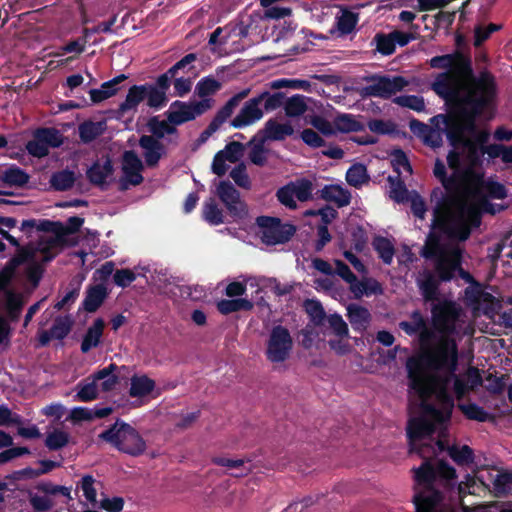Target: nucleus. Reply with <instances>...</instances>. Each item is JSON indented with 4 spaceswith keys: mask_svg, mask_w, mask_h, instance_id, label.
I'll return each instance as SVG.
<instances>
[{
    "mask_svg": "<svg viewBox=\"0 0 512 512\" xmlns=\"http://www.w3.org/2000/svg\"><path fill=\"white\" fill-rule=\"evenodd\" d=\"M259 133L263 134L261 139L265 142L267 140L282 141L286 137L293 135L294 129L290 123L281 124L275 119H269Z\"/></svg>",
    "mask_w": 512,
    "mask_h": 512,
    "instance_id": "nucleus-24",
    "label": "nucleus"
},
{
    "mask_svg": "<svg viewBox=\"0 0 512 512\" xmlns=\"http://www.w3.org/2000/svg\"><path fill=\"white\" fill-rule=\"evenodd\" d=\"M35 137L43 142L48 149L58 148L63 144V135L55 128H38L35 132Z\"/></svg>",
    "mask_w": 512,
    "mask_h": 512,
    "instance_id": "nucleus-45",
    "label": "nucleus"
},
{
    "mask_svg": "<svg viewBox=\"0 0 512 512\" xmlns=\"http://www.w3.org/2000/svg\"><path fill=\"white\" fill-rule=\"evenodd\" d=\"M253 306L252 301L245 298L222 299L217 303V309L223 315L238 311H250Z\"/></svg>",
    "mask_w": 512,
    "mask_h": 512,
    "instance_id": "nucleus-30",
    "label": "nucleus"
},
{
    "mask_svg": "<svg viewBox=\"0 0 512 512\" xmlns=\"http://www.w3.org/2000/svg\"><path fill=\"white\" fill-rule=\"evenodd\" d=\"M411 321H402L399 327L407 335L412 336L418 333L424 327L426 320L419 310H414L410 315Z\"/></svg>",
    "mask_w": 512,
    "mask_h": 512,
    "instance_id": "nucleus-53",
    "label": "nucleus"
},
{
    "mask_svg": "<svg viewBox=\"0 0 512 512\" xmlns=\"http://www.w3.org/2000/svg\"><path fill=\"white\" fill-rule=\"evenodd\" d=\"M107 296L108 290L104 284L90 286L82 303L83 309L88 313L96 312Z\"/></svg>",
    "mask_w": 512,
    "mask_h": 512,
    "instance_id": "nucleus-25",
    "label": "nucleus"
},
{
    "mask_svg": "<svg viewBox=\"0 0 512 512\" xmlns=\"http://www.w3.org/2000/svg\"><path fill=\"white\" fill-rule=\"evenodd\" d=\"M202 218L210 225L217 226L225 223L223 210L218 206L215 199L210 197L202 206Z\"/></svg>",
    "mask_w": 512,
    "mask_h": 512,
    "instance_id": "nucleus-29",
    "label": "nucleus"
},
{
    "mask_svg": "<svg viewBox=\"0 0 512 512\" xmlns=\"http://www.w3.org/2000/svg\"><path fill=\"white\" fill-rule=\"evenodd\" d=\"M171 86V81L167 75L161 74L157 77L155 83H148L150 90L149 107L155 110L161 109L168 102L167 91Z\"/></svg>",
    "mask_w": 512,
    "mask_h": 512,
    "instance_id": "nucleus-20",
    "label": "nucleus"
},
{
    "mask_svg": "<svg viewBox=\"0 0 512 512\" xmlns=\"http://www.w3.org/2000/svg\"><path fill=\"white\" fill-rule=\"evenodd\" d=\"M24 301L22 295L14 291L6 292L5 309L10 321L17 322L20 318Z\"/></svg>",
    "mask_w": 512,
    "mask_h": 512,
    "instance_id": "nucleus-35",
    "label": "nucleus"
},
{
    "mask_svg": "<svg viewBox=\"0 0 512 512\" xmlns=\"http://www.w3.org/2000/svg\"><path fill=\"white\" fill-rule=\"evenodd\" d=\"M213 103V99H202L193 102L176 100L171 103L165 114L169 123L178 126L203 115L212 108Z\"/></svg>",
    "mask_w": 512,
    "mask_h": 512,
    "instance_id": "nucleus-12",
    "label": "nucleus"
},
{
    "mask_svg": "<svg viewBox=\"0 0 512 512\" xmlns=\"http://www.w3.org/2000/svg\"><path fill=\"white\" fill-rule=\"evenodd\" d=\"M293 350V338L290 331L282 326H274L266 341L265 356L271 363H282L289 359Z\"/></svg>",
    "mask_w": 512,
    "mask_h": 512,
    "instance_id": "nucleus-11",
    "label": "nucleus"
},
{
    "mask_svg": "<svg viewBox=\"0 0 512 512\" xmlns=\"http://www.w3.org/2000/svg\"><path fill=\"white\" fill-rule=\"evenodd\" d=\"M230 177L240 188L249 190L251 188V180L247 174L246 165L240 163L236 165L230 172Z\"/></svg>",
    "mask_w": 512,
    "mask_h": 512,
    "instance_id": "nucleus-64",
    "label": "nucleus"
},
{
    "mask_svg": "<svg viewBox=\"0 0 512 512\" xmlns=\"http://www.w3.org/2000/svg\"><path fill=\"white\" fill-rule=\"evenodd\" d=\"M256 224L260 229L261 241L268 246L284 244L296 233V227L293 224L283 223L277 217L258 216Z\"/></svg>",
    "mask_w": 512,
    "mask_h": 512,
    "instance_id": "nucleus-10",
    "label": "nucleus"
},
{
    "mask_svg": "<svg viewBox=\"0 0 512 512\" xmlns=\"http://www.w3.org/2000/svg\"><path fill=\"white\" fill-rule=\"evenodd\" d=\"M261 97L255 96L246 101L239 113L231 121V126L241 129L250 126L263 118L264 111L262 109Z\"/></svg>",
    "mask_w": 512,
    "mask_h": 512,
    "instance_id": "nucleus-16",
    "label": "nucleus"
},
{
    "mask_svg": "<svg viewBox=\"0 0 512 512\" xmlns=\"http://www.w3.org/2000/svg\"><path fill=\"white\" fill-rule=\"evenodd\" d=\"M113 173L114 167L112 160L107 156L103 163H100L99 160L95 161L87 170L86 175L91 184L104 189L107 185L106 179L112 176Z\"/></svg>",
    "mask_w": 512,
    "mask_h": 512,
    "instance_id": "nucleus-21",
    "label": "nucleus"
},
{
    "mask_svg": "<svg viewBox=\"0 0 512 512\" xmlns=\"http://www.w3.org/2000/svg\"><path fill=\"white\" fill-rule=\"evenodd\" d=\"M75 179L73 171L64 169L52 174L50 184L56 191H67L73 187Z\"/></svg>",
    "mask_w": 512,
    "mask_h": 512,
    "instance_id": "nucleus-37",
    "label": "nucleus"
},
{
    "mask_svg": "<svg viewBox=\"0 0 512 512\" xmlns=\"http://www.w3.org/2000/svg\"><path fill=\"white\" fill-rule=\"evenodd\" d=\"M462 147L466 149V161L471 169H478L483 166V156H484V149L483 147H480L479 145H475L473 142H471V139L468 138L463 143H461Z\"/></svg>",
    "mask_w": 512,
    "mask_h": 512,
    "instance_id": "nucleus-34",
    "label": "nucleus"
},
{
    "mask_svg": "<svg viewBox=\"0 0 512 512\" xmlns=\"http://www.w3.org/2000/svg\"><path fill=\"white\" fill-rule=\"evenodd\" d=\"M450 421V413H442L440 409L425 401L421 404V413L419 416L411 417L407 422L406 432L409 442L410 452L417 453L424 462L418 467L420 468L425 462H429L433 467H437L444 460H438L433 464L427 456L435 454L434 446L431 444H419L424 439H430L437 429L440 435L444 436L447 428L446 425Z\"/></svg>",
    "mask_w": 512,
    "mask_h": 512,
    "instance_id": "nucleus-5",
    "label": "nucleus"
},
{
    "mask_svg": "<svg viewBox=\"0 0 512 512\" xmlns=\"http://www.w3.org/2000/svg\"><path fill=\"white\" fill-rule=\"evenodd\" d=\"M390 183V197L397 203H404L409 200V191L400 176H388Z\"/></svg>",
    "mask_w": 512,
    "mask_h": 512,
    "instance_id": "nucleus-52",
    "label": "nucleus"
},
{
    "mask_svg": "<svg viewBox=\"0 0 512 512\" xmlns=\"http://www.w3.org/2000/svg\"><path fill=\"white\" fill-rule=\"evenodd\" d=\"M55 224L56 225L52 227V233L61 238H65L66 235H72L79 232L80 228L84 224V218L72 216L67 219L65 225L59 221H55Z\"/></svg>",
    "mask_w": 512,
    "mask_h": 512,
    "instance_id": "nucleus-38",
    "label": "nucleus"
},
{
    "mask_svg": "<svg viewBox=\"0 0 512 512\" xmlns=\"http://www.w3.org/2000/svg\"><path fill=\"white\" fill-rule=\"evenodd\" d=\"M284 110L288 117H298L303 115L307 110L306 97L296 94L285 99Z\"/></svg>",
    "mask_w": 512,
    "mask_h": 512,
    "instance_id": "nucleus-46",
    "label": "nucleus"
},
{
    "mask_svg": "<svg viewBox=\"0 0 512 512\" xmlns=\"http://www.w3.org/2000/svg\"><path fill=\"white\" fill-rule=\"evenodd\" d=\"M458 409L469 420L478 422H486L490 419V414L481 406L476 403H460Z\"/></svg>",
    "mask_w": 512,
    "mask_h": 512,
    "instance_id": "nucleus-51",
    "label": "nucleus"
},
{
    "mask_svg": "<svg viewBox=\"0 0 512 512\" xmlns=\"http://www.w3.org/2000/svg\"><path fill=\"white\" fill-rule=\"evenodd\" d=\"M480 189L485 193V196L482 198L503 200L508 196V190L505 185L492 179H482Z\"/></svg>",
    "mask_w": 512,
    "mask_h": 512,
    "instance_id": "nucleus-41",
    "label": "nucleus"
},
{
    "mask_svg": "<svg viewBox=\"0 0 512 512\" xmlns=\"http://www.w3.org/2000/svg\"><path fill=\"white\" fill-rule=\"evenodd\" d=\"M433 208V227L438 228L449 239L467 240L473 228L482 223L483 211L479 204H462L456 215L452 214L454 206L452 198L444 194L440 187L431 192Z\"/></svg>",
    "mask_w": 512,
    "mask_h": 512,
    "instance_id": "nucleus-3",
    "label": "nucleus"
},
{
    "mask_svg": "<svg viewBox=\"0 0 512 512\" xmlns=\"http://www.w3.org/2000/svg\"><path fill=\"white\" fill-rule=\"evenodd\" d=\"M366 80L372 83L359 90V95L362 98L378 97L390 99L409 85V81L400 75L392 77L389 75H371Z\"/></svg>",
    "mask_w": 512,
    "mask_h": 512,
    "instance_id": "nucleus-9",
    "label": "nucleus"
},
{
    "mask_svg": "<svg viewBox=\"0 0 512 512\" xmlns=\"http://www.w3.org/2000/svg\"><path fill=\"white\" fill-rule=\"evenodd\" d=\"M432 302L431 319L435 330L443 333L453 332L461 311L458 304L452 300L439 298Z\"/></svg>",
    "mask_w": 512,
    "mask_h": 512,
    "instance_id": "nucleus-13",
    "label": "nucleus"
},
{
    "mask_svg": "<svg viewBox=\"0 0 512 512\" xmlns=\"http://www.w3.org/2000/svg\"><path fill=\"white\" fill-rule=\"evenodd\" d=\"M155 388V381L146 375L134 376L131 379L129 395L131 397H144L149 395Z\"/></svg>",
    "mask_w": 512,
    "mask_h": 512,
    "instance_id": "nucleus-31",
    "label": "nucleus"
},
{
    "mask_svg": "<svg viewBox=\"0 0 512 512\" xmlns=\"http://www.w3.org/2000/svg\"><path fill=\"white\" fill-rule=\"evenodd\" d=\"M80 140L88 144L94 141L104 132L102 122L85 121L79 125L78 128Z\"/></svg>",
    "mask_w": 512,
    "mask_h": 512,
    "instance_id": "nucleus-42",
    "label": "nucleus"
},
{
    "mask_svg": "<svg viewBox=\"0 0 512 512\" xmlns=\"http://www.w3.org/2000/svg\"><path fill=\"white\" fill-rule=\"evenodd\" d=\"M417 491L413 496L416 512H443L441 504L445 498L443 489L453 488L456 484V470L444 462L433 467L425 462L420 468H414Z\"/></svg>",
    "mask_w": 512,
    "mask_h": 512,
    "instance_id": "nucleus-4",
    "label": "nucleus"
},
{
    "mask_svg": "<svg viewBox=\"0 0 512 512\" xmlns=\"http://www.w3.org/2000/svg\"><path fill=\"white\" fill-rule=\"evenodd\" d=\"M351 192L338 184H328L316 192V198L334 203L338 208L348 206L351 202Z\"/></svg>",
    "mask_w": 512,
    "mask_h": 512,
    "instance_id": "nucleus-19",
    "label": "nucleus"
},
{
    "mask_svg": "<svg viewBox=\"0 0 512 512\" xmlns=\"http://www.w3.org/2000/svg\"><path fill=\"white\" fill-rule=\"evenodd\" d=\"M372 246L383 263L387 265L392 263L393 256L395 254V248L388 238L383 236H376L373 239Z\"/></svg>",
    "mask_w": 512,
    "mask_h": 512,
    "instance_id": "nucleus-36",
    "label": "nucleus"
},
{
    "mask_svg": "<svg viewBox=\"0 0 512 512\" xmlns=\"http://www.w3.org/2000/svg\"><path fill=\"white\" fill-rule=\"evenodd\" d=\"M276 197L280 204L288 209L295 210L297 203L294 198L293 184L287 183L276 191Z\"/></svg>",
    "mask_w": 512,
    "mask_h": 512,
    "instance_id": "nucleus-61",
    "label": "nucleus"
},
{
    "mask_svg": "<svg viewBox=\"0 0 512 512\" xmlns=\"http://www.w3.org/2000/svg\"><path fill=\"white\" fill-rule=\"evenodd\" d=\"M465 181V175L461 170H454L450 176H446L441 182L445 191L444 194L449 195L453 204H455L456 195L461 191Z\"/></svg>",
    "mask_w": 512,
    "mask_h": 512,
    "instance_id": "nucleus-33",
    "label": "nucleus"
},
{
    "mask_svg": "<svg viewBox=\"0 0 512 512\" xmlns=\"http://www.w3.org/2000/svg\"><path fill=\"white\" fill-rule=\"evenodd\" d=\"M149 95L150 90L148 83L141 85H133L129 88L125 100L119 105L118 112L124 115L128 112H136L137 107L144 100H147L146 104L149 107Z\"/></svg>",
    "mask_w": 512,
    "mask_h": 512,
    "instance_id": "nucleus-18",
    "label": "nucleus"
},
{
    "mask_svg": "<svg viewBox=\"0 0 512 512\" xmlns=\"http://www.w3.org/2000/svg\"><path fill=\"white\" fill-rule=\"evenodd\" d=\"M105 322L102 318L94 320L93 324L87 329L81 342V352L88 353L92 348L97 347L103 335Z\"/></svg>",
    "mask_w": 512,
    "mask_h": 512,
    "instance_id": "nucleus-26",
    "label": "nucleus"
},
{
    "mask_svg": "<svg viewBox=\"0 0 512 512\" xmlns=\"http://www.w3.org/2000/svg\"><path fill=\"white\" fill-rule=\"evenodd\" d=\"M347 318L352 328L361 332L367 328L371 315L367 308L357 304H350L347 307Z\"/></svg>",
    "mask_w": 512,
    "mask_h": 512,
    "instance_id": "nucleus-27",
    "label": "nucleus"
},
{
    "mask_svg": "<svg viewBox=\"0 0 512 512\" xmlns=\"http://www.w3.org/2000/svg\"><path fill=\"white\" fill-rule=\"evenodd\" d=\"M148 130L151 132V136L154 138L160 139L164 138V136L172 135L177 133V128L175 125L168 122L166 120H160L158 116L151 117L147 122Z\"/></svg>",
    "mask_w": 512,
    "mask_h": 512,
    "instance_id": "nucleus-32",
    "label": "nucleus"
},
{
    "mask_svg": "<svg viewBox=\"0 0 512 512\" xmlns=\"http://www.w3.org/2000/svg\"><path fill=\"white\" fill-rule=\"evenodd\" d=\"M258 97H261L260 99L263 109L267 112L274 111L280 107H284L286 96L283 92H274L271 93L267 90L262 91L258 94Z\"/></svg>",
    "mask_w": 512,
    "mask_h": 512,
    "instance_id": "nucleus-50",
    "label": "nucleus"
},
{
    "mask_svg": "<svg viewBox=\"0 0 512 512\" xmlns=\"http://www.w3.org/2000/svg\"><path fill=\"white\" fill-rule=\"evenodd\" d=\"M139 146L143 149V157L149 168L156 167L166 154L164 144L153 136L142 135L139 138Z\"/></svg>",
    "mask_w": 512,
    "mask_h": 512,
    "instance_id": "nucleus-17",
    "label": "nucleus"
},
{
    "mask_svg": "<svg viewBox=\"0 0 512 512\" xmlns=\"http://www.w3.org/2000/svg\"><path fill=\"white\" fill-rule=\"evenodd\" d=\"M54 225H56L55 221L49 219H26L22 221L20 230L25 233L27 237H31L34 230L52 233V227Z\"/></svg>",
    "mask_w": 512,
    "mask_h": 512,
    "instance_id": "nucleus-47",
    "label": "nucleus"
},
{
    "mask_svg": "<svg viewBox=\"0 0 512 512\" xmlns=\"http://www.w3.org/2000/svg\"><path fill=\"white\" fill-rule=\"evenodd\" d=\"M334 129L335 133L358 132L363 129V125L351 114H340L334 119Z\"/></svg>",
    "mask_w": 512,
    "mask_h": 512,
    "instance_id": "nucleus-44",
    "label": "nucleus"
},
{
    "mask_svg": "<svg viewBox=\"0 0 512 512\" xmlns=\"http://www.w3.org/2000/svg\"><path fill=\"white\" fill-rule=\"evenodd\" d=\"M458 368V347L454 339L442 337L432 347L410 356L406 361L409 389L425 400L432 394L430 373Z\"/></svg>",
    "mask_w": 512,
    "mask_h": 512,
    "instance_id": "nucleus-2",
    "label": "nucleus"
},
{
    "mask_svg": "<svg viewBox=\"0 0 512 512\" xmlns=\"http://www.w3.org/2000/svg\"><path fill=\"white\" fill-rule=\"evenodd\" d=\"M444 234L438 228L433 227V221L431 222V229L428 233L425 241V245L421 251V256L425 259H432L440 256L444 252H447L449 248H446L442 243L441 235Z\"/></svg>",
    "mask_w": 512,
    "mask_h": 512,
    "instance_id": "nucleus-23",
    "label": "nucleus"
},
{
    "mask_svg": "<svg viewBox=\"0 0 512 512\" xmlns=\"http://www.w3.org/2000/svg\"><path fill=\"white\" fill-rule=\"evenodd\" d=\"M144 165L134 150L122 154V171H143Z\"/></svg>",
    "mask_w": 512,
    "mask_h": 512,
    "instance_id": "nucleus-63",
    "label": "nucleus"
},
{
    "mask_svg": "<svg viewBox=\"0 0 512 512\" xmlns=\"http://www.w3.org/2000/svg\"><path fill=\"white\" fill-rule=\"evenodd\" d=\"M358 16L357 14L345 10L340 17L337 18V29L342 34H349L357 25Z\"/></svg>",
    "mask_w": 512,
    "mask_h": 512,
    "instance_id": "nucleus-62",
    "label": "nucleus"
},
{
    "mask_svg": "<svg viewBox=\"0 0 512 512\" xmlns=\"http://www.w3.org/2000/svg\"><path fill=\"white\" fill-rule=\"evenodd\" d=\"M251 89L246 88L233 95L215 114L208 126L201 132L198 138L200 144L205 143L220 127L231 117L234 109L242 100L248 97Z\"/></svg>",
    "mask_w": 512,
    "mask_h": 512,
    "instance_id": "nucleus-15",
    "label": "nucleus"
},
{
    "mask_svg": "<svg viewBox=\"0 0 512 512\" xmlns=\"http://www.w3.org/2000/svg\"><path fill=\"white\" fill-rule=\"evenodd\" d=\"M69 443V434L63 430L55 429L45 439V446L51 451H57Z\"/></svg>",
    "mask_w": 512,
    "mask_h": 512,
    "instance_id": "nucleus-55",
    "label": "nucleus"
},
{
    "mask_svg": "<svg viewBox=\"0 0 512 512\" xmlns=\"http://www.w3.org/2000/svg\"><path fill=\"white\" fill-rule=\"evenodd\" d=\"M99 438L131 456L142 455L146 450V442L139 432L120 419L101 432Z\"/></svg>",
    "mask_w": 512,
    "mask_h": 512,
    "instance_id": "nucleus-8",
    "label": "nucleus"
},
{
    "mask_svg": "<svg viewBox=\"0 0 512 512\" xmlns=\"http://www.w3.org/2000/svg\"><path fill=\"white\" fill-rule=\"evenodd\" d=\"M222 87L221 82L212 76L203 77L195 87V94L202 99H210L209 96L217 93Z\"/></svg>",
    "mask_w": 512,
    "mask_h": 512,
    "instance_id": "nucleus-43",
    "label": "nucleus"
},
{
    "mask_svg": "<svg viewBox=\"0 0 512 512\" xmlns=\"http://www.w3.org/2000/svg\"><path fill=\"white\" fill-rule=\"evenodd\" d=\"M429 65L434 69H447V72L452 75L454 85L455 76L465 80L464 92L477 90L479 87L498 86L495 76L488 69H483L478 75H475L471 59L459 50L450 54L434 56L429 60Z\"/></svg>",
    "mask_w": 512,
    "mask_h": 512,
    "instance_id": "nucleus-7",
    "label": "nucleus"
},
{
    "mask_svg": "<svg viewBox=\"0 0 512 512\" xmlns=\"http://www.w3.org/2000/svg\"><path fill=\"white\" fill-rule=\"evenodd\" d=\"M435 445L441 452L447 450L449 456L457 465L466 466L474 462V451L468 445H463L462 447L453 445L449 447L442 439H438Z\"/></svg>",
    "mask_w": 512,
    "mask_h": 512,
    "instance_id": "nucleus-22",
    "label": "nucleus"
},
{
    "mask_svg": "<svg viewBox=\"0 0 512 512\" xmlns=\"http://www.w3.org/2000/svg\"><path fill=\"white\" fill-rule=\"evenodd\" d=\"M72 321L68 316H57L49 329L53 338L63 340L71 331Z\"/></svg>",
    "mask_w": 512,
    "mask_h": 512,
    "instance_id": "nucleus-58",
    "label": "nucleus"
},
{
    "mask_svg": "<svg viewBox=\"0 0 512 512\" xmlns=\"http://www.w3.org/2000/svg\"><path fill=\"white\" fill-rule=\"evenodd\" d=\"M431 260L434 261V271L424 269L417 279V286L425 302L438 300L441 283L454 279L463 261V253L459 247H451Z\"/></svg>",
    "mask_w": 512,
    "mask_h": 512,
    "instance_id": "nucleus-6",
    "label": "nucleus"
},
{
    "mask_svg": "<svg viewBox=\"0 0 512 512\" xmlns=\"http://www.w3.org/2000/svg\"><path fill=\"white\" fill-rule=\"evenodd\" d=\"M264 143L265 141L261 138L258 139L257 136H254L249 142V145L252 146L249 152V159L257 166H264L267 161Z\"/></svg>",
    "mask_w": 512,
    "mask_h": 512,
    "instance_id": "nucleus-54",
    "label": "nucleus"
},
{
    "mask_svg": "<svg viewBox=\"0 0 512 512\" xmlns=\"http://www.w3.org/2000/svg\"><path fill=\"white\" fill-rule=\"evenodd\" d=\"M2 181L9 186L22 187L29 181V175L17 166L10 167L3 172Z\"/></svg>",
    "mask_w": 512,
    "mask_h": 512,
    "instance_id": "nucleus-48",
    "label": "nucleus"
},
{
    "mask_svg": "<svg viewBox=\"0 0 512 512\" xmlns=\"http://www.w3.org/2000/svg\"><path fill=\"white\" fill-rule=\"evenodd\" d=\"M346 181L350 186L355 188L361 187L364 183L368 182L370 176L367 168L362 163H355L346 172Z\"/></svg>",
    "mask_w": 512,
    "mask_h": 512,
    "instance_id": "nucleus-39",
    "label": "nucleus"
},
{
    "mask_svg": "<svg viewBox=\"0 0 512 512\" xmlns=\"http://www.w3.org/2000/svg\"><path fill=\"white\" fill-rule=\"evenodd\" d=\"M432 89L454 113L438 114L431 118V123L445 132L453 148L460 147L461 143L468 139L466 133L476 132L477 119L486 111L495 108L498 97V86L479 87L477 90L461 94L448 72L437 75Z\"/></svg>",
    "mask_w": 512,
    "mask_h": 512,
    "instance_id": "nucleus-1",
    "label": "nucleus"
},
{
    "mask_svg": "<svg viewBox=\"0 0 512 512\" xmlns=\"http://www.w3.org/2000/svg\"><path fill=\"white\" fill-rule=\"evenodd\" d=\"M216 195L234 221L243 220L248 216L247 203L241 198L240 192L229 180L219 182L216 187Z\"/></svg>",
    "mask_w": 512,
    "mask_h": 512,
    "instance_id": "nucleus-14",
    "label": "nucleus"
},
{
    "mask_svg": "<svg viewBox=\"0 0 512 512\" xmlns=\"http://www.w3.org/2000/svg\"><path fill=\"white\" fill-rule=\"evenodd\" d=\"M304 309L314 326H322L327 318L326 312L320 301L307 299L304 302Z\"/></svg>",
    "mask_w": 512,
    "mask_h": 512,
    "instance_id": "nucleus-40",
    "label": "nucleus"
},
{
    "mask_svg": "<svg viewBox=\"0 0 512 512\" xmlns=\"http://www.w3.org/2000/svg\"><path fill=\"white\" fill-rule=\"evenodd\" d=\"M32 256V252L22 248L17 255L13 256L7 261L5 266L2 268V271L6 272L14 278L17 268L32 258Z\"/></svg>",
    "mask_w": 512,
    "mask_h": 512,
    "instance_id": "nucleus-60",
    "label": "nucleus"
},
{
    "mask_svg": "<svg viewBox=\"0 0 512 512\" xmlns=\"http://www.w3.org/2000/svg\"><path fill=\"white\" fill-rule=\"evenodd\" d=\"M64 243L65 238H61L55 234L53 237L40 241L38 243L37 250L42 255V262L47 263L52 261L58 254V249L61 248Z\"/></svg>",
    "mask_w": 512,
    "mask_h": 512,
    "instance_id": "nucleus-28",
    "label": "nucleus"
},
{
    "mask_svg": "<svg viewBox=\"0 0 512 512\" xmlns=\"http://www.w3.org/2000/svg\"><path fill=\"white\" fill-rule=\"evenodd\" d=\"M393 103L409 108L416 112H422L425 110V102L422 96L418 95H400L396 96L393 100Z\"/></svg>",
    "mask_w": 512,
    "mask_h": 512,
    "instance_id": "nucleus-56",
    "label": "nucleus"
},
{
    "mask_svg": "<svg viewBox=\"0 0 512 512\" xmlns=\"http://www.w3.org/2000/svg\"><path fill=\"white\" fill-rule=\"evenodd\" d=\"M290 184H293V191L298 201L307 202L314 199L313 183L311 180L299 178L295 181H290Z\"/></svg>",
    "mask_w": 512,
    "mask_h": 512,
    "instance_id": "nucleus-49",
    "label": "nucleus"
},
{
    "mask_svg": "<svg viewBox=\"0 0 512 512\" xmlns=\"http://www.w3.org/2000/svg\"><path fill=\"white\" fill-rule=\"evenodd\" d=\"M211 461L213 464H215L217 466L227 467L228 469L240 470L239 472L232 474L235 477L244 476L250 471L249 468L244 467L245 461L243 459H235L234 460V459H229V458L222 457V456H216V457H213Z\"/></svg>",
    "mask_w": 512,
    "mask_h": 512,
    "instance_id": "nucleus-57",
    "label": "nucleus"
},
{
    "mask_svg": "<svg viewBox=\"0 0 512 512\" xmlns=\"http://www.w3.org/2000/svg\"><path fill=\"white\" fill-rule=\"evenodd\" d=\"M372 43L376 44V51L384 56H389L395 52V46L391 33L385 34L383 32L377 33Z\"/></svg>",
    "mask_w": 512,
    "mask_h": 512,
    "instance_id": "nucleus-59",
    "label": "nucleus"
}]
</instances>
